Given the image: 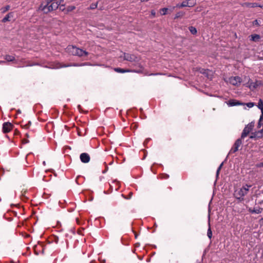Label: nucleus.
Masks as SVG:
<instances>
[{
	"mask_svg": "<svg viewBox=\"0 0 263 263\" xmlns=\"http://www.w3.org/2000/svg\"><path fill=\"white\" fill-rule=\"evenodd\" d=\"M262 209L261 208H258L257 209L254 208V209H252L250 208L249 209V211L251 213H256V214H259L261 213Z\"/></svg>",
	"mask_w": 263,
	"mask_h": 263,
	"instance_id": "nucleus-15",
	"label": "nucleus"
},
{
	"mask_svg": "<svg viewBox=\"0 0 263 263\" xmlns=\"http://www.w3.org/2000/svg\"><path fill=\"white\" fill-rule=\"evenodd\" d=\"M168 10V8H164L160 10V13L161 15H165L167 13Z\"/></svg>",
	"mask_w": 263,
	"mask_h": 263,
	"instance_id": "nucleus-19",
	"label": "nucleus"
},
{
	"mask_svg": "<svg viewBox=\"0 0 263 263\" xmlns=\"http://www.w3.org/2000/svg\"><path fill=\"white\" fill-rule=\"evenodd\" d=\"M62 1H43L41 4L40 9L44 12L45 13H47L49 12L56 9L58 8L59 5L61 4Z\"/></svg>",
	"mask_w": 263,
	"mask_h": 263,
	"instance_id": "nucleus-1",
	"label": "nucleus"
},
{
	"mask_svg": "<svg viewBox=\"0 0 263 263\" xmlns=\"http://www.w3.org/2000/svg\"><path fill=\"white\" fill-rule=\"evenodd\" d=\"M9 8H10V6H7L5 8H4V10H3V12H5L7 11V10H8L9 9Z\"/></svg>",
	"mask_w": 263,
	"mask_h": 263,
	"instance_id": "nucleus-31",
	"label": "nucleus"
},
{
	"mask_svg": "<svg viewBox=\"0 0 263 263\" xmlns=\"http://www.w3.org/2000/svg\"><path fill=\"white\" fill-rule=\"evenodd\" d=\"M189 29L190 31L191 32V33L193 34H195L197 32L196 28H195L194 27H193V26L189 27Z\"/></svg>",
	"mask_w": 263,
	"mask_h": 263,
	"instance_id": "nucleus-18",
	"label": "nucleus"
},
{
	"mask_svg": "<svg viewBox=\"0 0 263 263\" xmlns=\"http://www.w3.org/2000/svg\"><path fill=\"white\" fill-rule=\"evenodd\" d=\"M13 16V13L11 12V13H8L7 15H6L5 16V17H4L3 18V19L2 20V22L5 23V22H6L7 21H10V18L11 17H12Z\"/></svg>",
	"mask_w": 263,
	"mask_h": 263,
	"instance_id": "nucleus-14",
	"label": "nucleus"
},
{
	"mask_svg": "<svg viewBox=\"0 0 263 263\" xmlns=\"http://www.w3.org/2000/svg\"><path fill=\"white\" fill-rule=\"evenodd\" d=\"M254 105V103H253V102H250V103H248L247 104V106L249 107V108H251L252 107H253Z\"/></svg>",
	"mask_w": 263,
	"mask_h": 263,
	"instance_id": "nucleus-29",
	"label": "nucleus"
},
{
	"mask_svg": "<svg viewBox=\"0 0 263 263\" xmlns=\"http://www.w3.org/2000/svg\"><path fill=\"white\" fill-rule=\"evenodd\" d=\"M251 186V185H250L246 184L239 190L236 191L235 192V196L236 198V199H238L239 201H243V197L248 194V191L249 190V188Z\"/></svg>",
	"mask_w": 263,
	"mask_h": 263,
	"instance_id": "nucleus-3",
	"label": "nucleus"
},
{
	"mask_svg": "<svg viewBox=\"0 0 263 263\" xmlns=\"http://www.w3.org/2000/svg\"><path fill=\"white\" fill-rule=\"evenodd\" d=\"M256 7H261L260 5H258L256 3H252L251 8H254Z\"/></svg>",
	"mask_w": 263,
	"mask_h": 263,
	"instance_id": "nucleus-28",
	"label": "nucleus"
},
{
	"mask_svg": "<svg viewBox=\"0 0 263 263\" xmlns=\"http://www.w3.org/2000/svg\"><path fill=\"white\" fill-rule=\"evenodd\" d=\"M252 24H253V25H256L257 26H260V24L259 23V21L257 20H254Z\"/></svg>",
	"mask_w": 263,
	"mask_h": 263,
	"instance_id": "nucleus-27",
	"label": "nucleus"
},
{
	"mask_svg": "<svg viewBox=\"0 0 263 263\" xmlns=\"http://www.w3.org/2000/svg\"><path fill=\"white\" fill-rule=\"evenodd\" d=\"M81 161L84 163H86L89 162L90 157L89 155L86 153H82L80 156Z\"/></svg>",
	"mask_w": 263,
	"mask_h": 263,
	"instance_id": "nucleus-9",
	"label": "nucleus"
},
{
	"mask_svg": "<svg viewBox=\"0 0 263 263\" xmlns=\"http://www.w3.org/2000/svg\"><path fill=\"white\" fill-rule=\"evenodd\" d=\"M262 219H263V218H262Z\"/></svg>",
	"mask_w": 263,
	"mask_h": 263,
	"instance_id": "nucleus-47",
	"label": "nucleus"
},
{
	"mask_svg": "<svg viewBox=\"0 0 263 263\" xmlns=\"http://www.w3.org/2000/svg\"><path fill=\"white\" fill-rule=\"evenodd\" d=\"M87 65V63H83V64H81L80 66H84V65Z\"/></svg>",
	"mask_w": 263,
	"mask_h": 263,
	"instance_id": "nucleus-37",
	"label": "nucleus"
},
{
	"mask_svg": "<svg viewBox=\"0 0 263 263\" xmlns=\"http://www.w3.org/2000/svg\"><path fill=\"white\" fill-rule=\"evenodd\" d=\"M148 139H146L145 141L144 142V143L146 142H148Z\"/></svg>",
	"mask_w": 263,
	"mask_h": 263,
	"instance_id": "nucleus-43",
	"label": "nucleus"
},
{
	"mask_svg": "<svg viewBox=\"0 0 263 263\" xmlns=\"http://www.w3.org/2000/svg\"><path fill=\"white\" fill-rule=\"evenodd\" d=\"M74 66H78V64H74Z\"/></svg>",
	"mask_w": 263,
	"mask_h": 263,
	"instance_id": "nucleus-44",
	"label": "nucleus"
},
{
	"mask_svg": "<svg viewBox=\"0 0 263 263\" xmlns=\"http://www.w3.org/2000/svg\"><path fill=\"white\" fill-rule=\"evenodd\" d=\"M258 84H257V82L256 83L251 82L249 85V87L250 88H256L258 86Z\"/></svg>",
	"mask_w": 263,
	"mask_h": 263,
	"instance_id": "nucleus-21",
	"label": "nucleus"
},
{
	"mask_svg": "<svg viewBox=\"0 0 263 263\" xmlns=\"http://www.w3.org/2000/svg\"><path fill=\"white\" fill-rule=\"evenodd\" d=\"M121 57L123 58L124 60L131 62H136L139 61L138 57L136 56L135 54H132L128 53H123V55H121Z\"/></svg>",
	"mask_w": 263,
	"mask_h": 263,
	"instance_id": "nucleus-5",
	"label": "nucleus"
},
{
	"mask_svg": "<svg viewBox=\"0 0 263 263\" xmlns=\"http://www.w3.org/2000/svg\"><path fill=\"white\" fill-rule=\"evenodd\" d=\"M243 7L251 8L252 3H243L241 4Z\"/></svg>",
	"mask_w": 263,
	"mask_h": 263,
	"instance_id": "nucleus-24",
	"label": "nucleus"
},
{
	"mask_svg": "<svg viewBox=\"0 0 263 263\" xmlns=\"http://www.w3.org/2000/svg\"><path fill=\"white\" fill-rule=\"evenodd\" d=\"M156 74H158V73H156V74H154V73H151L149 74V76H151V75H156Z\"/></svg>",
	"mask_w": 263,
	"mask_h": 263,
	"instance_id": "nucleus-41",
	"label": "nucleus"
},
{
	"mask_svg": "<svg viewBox=\"0 0 263 263\" xmlns=\"http://www.w3.org/2000/svg\"><path fill=\"white\" fill-rule=\"evenodd\" d=\"M115 71L117 72H120V73H124V72H137V73H141V70H137V71H136V70H129V69H122V68H115Z\"/></svg>",
	"mask_w": 263,
	"mask_h": 263,
	"instance_id": "nucleus-11",
	"label": "nucleus"
},
{
	"mask_svg": "<svg viewBox=\"0 0 263 263\" xmlns=\"http://www.w3.org/2000/svg\"><path fill=\"white\" fill-rule=\"evenodd\" d=\"M28 142H29V141H28V140H24V143H28Z\"/></svg>",
	"mask_w": 263,
	"mask_h": 263,
	"instance_id": "nucleus-39",
	"label": "nucleus"
},
{
	"mask_svg": "<svg viewBox=\"0 0 263 263\" xmlns=\"http://www.w3.org/2000/svg\"><path fill=\"white\" fill-rule=\"evenodd\" d=\"M4 63H5V61H0V64Z\"/></svg>",
	"mask_w": 263,
	"mask_h": 263,
	"instance_id": "nucleus-38",
	"label": "nucleus"
},
{
	"mask_svg": "<svg viewBox=\"0 0 263 263\" xmlns=\"http://www.w3.org/2000/svg\"><path fill=\"white\" fill-rule=\"evenodd\" d=\"M262 165L263 166V163H262Z\"/></svg>",
	"mask_w": 263,
	"mask_h": 263,
	"instance_id": "nucleus-46",
	"label": "nucleus"
},
{
	"mask_svg": "<svg viewBox=\"0 0 263 263\" xmlns=\"http://www.w3.org/2000/svg\"><path fill=\"white\" fill-rule=\"evenodd\" d=\"M148 139H146L145 141L144 142V143L146 142H148Z\"/></svg>",
	"mask_w": 263,
	"mask_h": 263,
	"instance_id": "nucleus-42",
	"label": "nucleus"
},
{
	"mask_svg": "<svg viewBox=\"0 0 263 263\" xmlns=\"http://www.w3.org/2000/svg\"><path fill=\"white\" fill-rule=\"evenodd\" d=\"M195 5V3L194 1H183L181 5L179 6V7H192Z\"/></svg>",
	"mask_w": 263,
	"mask_h": 263,
	"instance_id": "nucleus-12",
	"label": "nucleus"
},
{
	"mask_svg": "<svg viewBox=\"0 0 263 263\" xmlns=\"http://www.w3.org/2000/svg\"><path fill=\"white\" fill-rule=\"evenodd\" d=\"M12 128V124L10 122H5L3 125V131L6 133L9 132Z\"/></svg>",
	"mask_w": 263,
	"mask_h": 263,
	"instance_id": "nucleus-10",
	"label": "nucleus"
},
{
	"mask_svg": "<svg viewBox=\"0 0 263 263\" xmlns=\"http://www.w3.org/2000/svg\"><path fill=\"white\" fill-rule=\"evenodd\" d=\"M229 82L230 84L237 86L241 83V78L239 77H232L229 78Z\"/></svg>",
	"mask_w": 263,
	"mask_h": 263,
	"instance_id": "nucleus-7",
	"label": "nucleus"
},
{
	"mask_svg": "<svg viewBox=\"0 0 263 263\" xmlns=\"http://www.w3.org/2000/svg\"><path fill=\"white\" fill-rule=\"evenodd\" d=\"M263 136V128L255 132L254 133H252L251 135L250 136V139H258V138H261Z\"/></svg>",
	"mask_w": 263,
	"mask_h": 263,
	"instance_id": "nucleus-8",
	"label": "nucleus"
},
{
	"mask_svg": "<svg viewBox=\"0 0 263 263\" xmlns=\"http://www.w3.org/2000/svg\"><path fill=\"white\" fill-rule=\"evenodd\" d=\"M227 104L229 106H234L240 105L243 104L242 103H241L239 101H238L237 100H233V99L230 100L228 102Z\"/></svg>",
	"mask_w": 263,
	"mask_h": 263,
	"instance_id": "nucleus-13",
	"label": "nucleus"
},
{
	"mask_svg": "<svg viewBox=\"0 0 263 263\" xmlns=\"http://www.w3.org/2000/svg\"><path fill=\"white\" fill-rule=\"evenodd\" d=\"M251 40L254 42H257L260 39V35L258 34H253L251 35Z\"/></svg>",
	"mask_w": 263,
	"mask_h": 263,
	"instance_id": "nucleus-16",
	"label": "nucleus"
},
{
	"mask_svg": "<svg viewBox=\"0 0 263 263\" xmlns=\"http://www.w3.org/2000/svg\"><path fill=\"white\" fill-rule=\"evenodd\" d=\"M254 126L253 122H251L247 125L244 128L241 135V138L244 139L246 137L249 133L253 130Z\"/></svg>",
	"mask_w": 263,
	"mask_h": 263,
	"instance_id": "nucleus-4",
	"label": "nucleus"
},
{
	"mask_svg": "<svg viewBox=\"0 0 263 263\" xmlns=\"http://www.w3.org/2000/svg\"><path fill=\"white\" fill-rule=\"evenodd\" d=\"M220 170H219L218 168H217V172H216V175L217 176L218 175L219 173V172H220Z\"/></svg>",
	"mask_w": 263,
	"mask_h": 263,
	"instance_id": "nucleus-36",
	"label": "nucleus"
},
{
	"mask_svg": "<svg viewBox=\"0 0 263 263\" xmlns=\"http://www.w3.org/2000/svg\"><path fill=\"white\" fill-rule=\"evenodd\" d=\"M207 235L208 236V237L211 239L212 238V231H211V228H210V226H209V228L208 230V232H207Z\"/></svg>",
	"mask_w": 263,
	"mask_h": 263,
	"instance_id": "nucleus-23",
	"label": "nucleus"
},
{
	"mask_svg": "<svg viewBox=\"0 0 263 263\" xmlns=\"http://www.w3.org/2000/svg\"><path fill=\"white\" fill-rule=\"evenodd\" d=\"M98 2H96L94 4H92L90 6V9H94L97 7Z\"/></svg>",
	"mask_w": 263,
	"mask_h": 263,
	"instance_id": "nucleus-26",
	"label": "nucleus"
},
{
	"mask_svg": "<svg viewBox=\"0 0 263 263\" xmlns=\"http://www.w3.org/2000/svg\"><path fill=\"white\" fill-rule=\"evenodd\" d=\"M31 123L30 121H29L28 123L24 125H23V127H24L26 128H28L30 125H31Z\"/></svg>",
	"mask_w": 263,
	"mask_h": 263,
	"instance_id": "nucleus-30",
	"label": "nucleus"
},
{
	"mask_svg": "<svg viewBox=\"0 0 263 263\" xmlns=\"http://www.w3.org/2000/svg\"><path fill=\"white\" fill-rule=\"evenodd\" d=\"M184 14V13L183 12L180 11L178 12L176 14V15L175 16V19L178 18L179 17H181L183 16Z\"/></svg>",
	"mask_w": 263,
	"mask_h": 263,
	"instance_id": "nucleus-20",
	"label": "nucleus"
},
{
	"mask_svg": "<svg viewBox=\"0 0 263 263\" xmlns=\"http://www.w3.org/2000/svg\"><path fill=\"white\" fill-rule=\"evenodd\" d=\"M242 139L243 138H241V137H240V138L236 140V141H235L233 145V146L230 149L229 152V154L232 153H235L238 150V148L242 144Z\"/></svg>",
	"mask_w": 263,
	"mask_h": 263,
	"instance_id": "nucleus-6",
	"label": "nucleus"
},
{
	"mask_svg": "<svg viewBox=\"0 0 263 263\" xmlns=\"http://www.w3.org/2000/svg\"><path fill=\"white\" fill-rule=\"evenodd\" d=\"M222 165H223V163H221V164H220V165H219V166L218 167V170H221V167H222Z\"/></svg>",
	"mask_w": 263,
	"mask_h": 263,
	"instance_id": "nucleus-35",
	"label": "nucleus"
},
{
	"mask_svg": "<svg viewBox=\"0 0 263 263\" xmlns=\"http://www.w3.org/2000/svg\"><path fill=\"white\" fill-rule=\"evenodd\" d=\"M78 107L79 109H80H80H81V106H80V105H78Z\"/></svg>",
	"mask_w": 263,
	"mask_h": 263,
	"instance_id": "nucleus-40",
	"label": "nucleus"
},
{
	"mask_svg": "<svg viewBox=\"0 0 263 263\" xmlns=\"http://www.w3.org/2000/svg\"><path fill=\"white\" fill-rule=\"evenodd\" d=\"M257 107L261 110V108H263V101L261 99H259Z\"/></svg>",
	"mask_w": 263,
	"mask_h": 263,
	"instance_id": "nucleus-22",
	"label": "nucleus"
},
{
	"mask_svg": "<svg viewBox=\"0 0 263 263\" xmlns=\"http://www.w3.org/2000/svg\"><path fill=\"white\" fill-rule=\"evenodd\" d=\"M75 8V7L74 6H71V7H69L68 8V11H72V10H73Z\"/></svg>",
	"mask_w": 263,
	"mask_h": 263,
	"instance_id": "nucleus-32",
	"label": "nucleus"
},
{
	"mask_svg": "<svg viewBox=\"0 0 263 263\" xmlns=\"http://www.w3.org/2000/svg\"><path fill=\"white\" fill-rule=\"evenodd\" d=\"M67 50L71 54L80 57H86L88 54V52L73 46H69Z\"/></svg>",
	"mask_w": 263,
	"mask_h": 263,
	"instance_id": "nucleus-2",
	"label": "nucleus"
},
{
	"mask_svg": "<svg viewBox=\"0 0 263 263\" xmlns=\"http://www.w3.org/2000/svg\"><path fill=\"white\" fill-rule=\"evenodd\" d=\"M5 59L8 62H11L15 60V58L13 56L10 55H6L5 57Z\"/></svg>",
	"mask_w": 263,
	"mask_h": 263,
	"instance_id": "nucleus-17",
	"label": "nucleus"
},
{
	"mask_svg": "<svg viewBox=\"0 0 263 263\" xmlns=\"http://www.w3.org/2000/svg\"><path fill=\"white\" fill-rule=\"evenodd\" d=\"M261 126H262L263 128V120H261V119H259L258 122L257 128H260Z\"/></svg>",
	"mask_w": 263,
	"mask_h": 263,
	"instance_id": "nucleus-25",
	"label": "nucleus"
},
{
	"mask_svg": "<svg viewBox=\"0 0 263 263\" xmlns=\"http://www.w3.org/2000/svg\"><path fill=\"white\" fill-rule=\"evenodd\" d=\"M151 14L153 15V16H155V14H156V12H155V10H152L151 11Z\"/></svg>",
	"mask_w": 263,
	"mask_h": 263,
	"instance_id": "nucleus-34",
	"label": "nucleus"
},
{
	"mask_svg": "<svg viewBox=\"0 0 263 263\" xmlns=\"http://www.w3.org/2000/svg\"><path fill=\"white\" fill-rule=\"evenodd\" d=\"M261 115L260 116L259 119H261V120H263V108H261Z\"/></svg>",
	"mask_w": 263,
	"mask_h": 263,
	"instance_id": "nucleus-33",
	"label": "nucleus"
},
{
	"mask_svg": "<svg viewBox=\"0 0 263 263\" xmlns=\"http://www.w3.org/2000/svg\"><path fill=\"white\" fill-rule=\"evenodd\" d=\"M26 136L28 137V135L27 134H26Z\"/></svg>",
	"mask_w": 263,
	"mask_h": 263,
	"instance_id": "nucleus-45",
	"label": "nucleus"
}]
</instances>
